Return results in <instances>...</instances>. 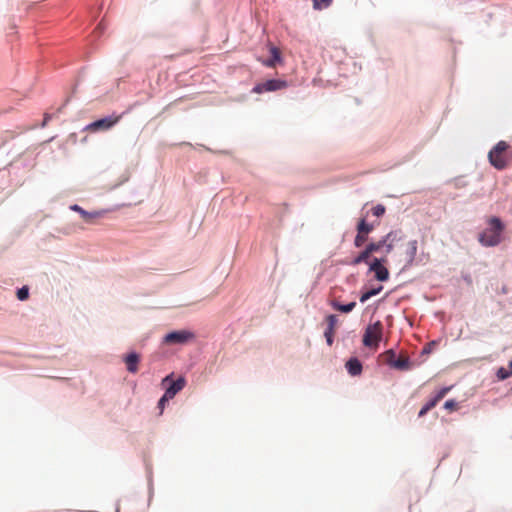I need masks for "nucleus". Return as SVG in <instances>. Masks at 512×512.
Segmentation results:
<instances>
[{
  "label": "nucleus",
  "instance_id": "f257e3e1",
  "mask_svg": "<svg viewBox=\"0 0 512 512\" xmlns=\"http://www.w3.org/2000/svg\"><path fill=\"white\" fill-rule=\"evenodd\" d=\"M489 227L479 234L478 240L485 247H494L501 242V234L504 224L498 217H491L488 220Z\"/></svg>",
  "mask_w": 512,
  "mask_h": 512
},
{
  "label": "nucleus",
  "instance_id": "f03ea898",
  "mask_svg": "<svg viewBox=\"0 0 512 512\" xmlns=\"http://www.w3.org/2000/svg\"><path fill=\"white\" fill-rule=\"evenodd\" d=\"M509 145L505 141H499L489 152L488 159L490 164L498 169L503 170L508 166L510 157L507 150Z\"/></svg>",
  "mask_w": 512,
  "mask_h": 512
},
{
  "label": "nucleus",
  "instance_id": "7ed1b4c3",
  "mask_svg": "<svg viewBox=\"0 0 512 512\" xmlns=\"http://www.w3.org/2000/svg\"><path fill=\"white\" fill-rule=\"evenodd\" d=\"M383 336V324L381 321H376L373 324H369L363 335V344L366 347H374L377 348L379 342L382 340Z\"/></svg>",
  "mask_w": 512,
  "mask_h": 512
},
{
  "label": "nucleus",
  "instance_id": "20e7f679",
  "mask_svg": "<svg viewBox=\"0 0 512 512\" xmlns=\"http://www.w3.org/2000/svg\"><path fill=\"white\" fill-rule=\"evenodd\" d=\"M404 234L401 230H392L383 236L378 241H375L378 246V252L384 250L386 255L390 254L395 247V243L403 240Z\"/></svg>",
  "mask_w": 512,
  "mask_h": 512
},
{
  "label": "nucleus",
  "instance_id": "39448f33",
  "mask_svg": "<svg viewBox=\"0 0 512 512\" xmlns=\"http://www.w3.org/2000/svg\"><path fill=\"white\" fill-rule=\"evenodd\" d=\"M121 117V115H111L109 117L96 120L87 125L85 130L90 132L109 130L120 121Z\"/></svg>",
  "mask_w": 512,
  "mask_h": 512
},
{
  "label": "nucleus",
  "instance_id": "423d86ee",
  "mask_svg": "<svg viewBox=\"0 0 512 512\" xmlns=\"http://www.w3.org/2000/svg\"><path fill=\"white\" fill-rule=\"evenodd\" d=\"M186 384V380L183 377H179L177 380L172 379V374L166 376L162 380V385L165 387L166 398H174L175 395L180 392Z\"/></svg>",
  "mask_w": 512,
  "mask_h": 512
},
{
  "label": "nucleus",
  "instance_id": "0eeeda50",
  "mask_svg": "<svg viewBox=\"0 0 512 512\" xmlns=\"http://www.w3.org/2000/svg\"><path fill=\"white\" fill-rule=\"evenodd\" d=\"M288 87V83L285 80L271 79L262 83H258L252 89L253 93L261 94L264 92H273L282 90Z\"/></svg>",
  "mask_w": 512,
  "mask_h": 512
},
{
  "label": "nucleus",
  "instance_id": "6e6552de",
  "mask_svg": "<svg viewBox=\"0 0 512 512\" xmlns=\"http://www.w3.org/2000/svg\"><path fill=\"white\" fill-rule=\"evenodd\" d=\"M373 230V224L367 223L365 219H361L357 224V235L354 238V246L356 248L362 247Z\"/></svg>",
  "mask_w": 512,
  "mask_h": 512
},
{
  "label": "nucleus",
  "instance_id": "1a4fd4ad",
  "mask_svg": "<svg viewBox=\"0 0 512 512\" xmlns=\"http://www.w3.org/2000/svg\"><path fill=\"white\" fill-rule=\"evenodd\" d=\"M195 335L187 330H178L168 333L164 337V342L167 344H186L193 340Z\"/></svg>",
  "mask_w": 512,
  "mask_h": 512
},
{
  "label": "nucleus",
  "instance_id": "9d476101",
  "mask_svg": "<svg viewBox=\"0 0 512 512\" xmlns=\"http://www.w3.org/2000/svg\"><path fill=\"white\" fill-rule=\"evenodd\" d=\"M378 246L375 244V241L368 243L363 251H361L355 258H353L350 262L351 265H359L361 263L369 264V261L372 257L373 253L378 252Z\"/></svg>",
  "mask_w": 512,
  "mask_h": 512
},
{
  "label": "nucleus",
  "instance_id": "9b49d317",
  "mask_svg": "<svg viewBox=\"0 0 512 512\" xmlns=\"http://www.w3.org/2000/svg\"><path fill=\"white\" fill-rule=\"evenodd\" d=\"M369 271L373 272L374 277L381 282L387 281L390 276L387 267L380 264L377 257L371 259V262L369 263Z\"/></svg>",
  "mask_w": 512,
  "mask_h": 512
},
{
  "label": "nucleus",
  "instance_id": "f8f14e48",
  "mask_svg": "<svg viewBox=\"0 0 512 512\" xmlns=\"http://www.w3.org/2000/svg\"><path fill=\"white\" fill-rule=\"evenodd\" d=\"M70 209L75 211V212H77V213H79L81 215L82 219L86 223H89V224H94L97 219L103 217L104 214H105V211L88 212V211L84 210L82 207H80L77 204H74V205L70 206Z\"/></svg>",
  "mask_w": 512,
  "mask_h": 512
},
{
  "label": "nucleus",
  "instance_id": "ddd939ff",
  "mask_svg": "<svg viewBox=\"0 0 512 512\" xmlns=\"http://www.w3.org/2000/svg\"><path fill=\"white\" fill-rule=\"evenodd\" d=\"M451 387H444L442 389H440L436 396L431 399L430 401H428L422 408L421 410L419 411V414L418 416L419 417H423L428 411H430L432 408H434L437 403L445 397V395L450 391Z\"/></svg>",
  "mask_w": 512,
  "mask_h": 512
},
{
  "label": "nucleus",
  "instance_id": "4468645a",
  "mask_svg": "<svg viewBox=\"0 0 512 512\" xmlns=\"http://www.w3.org/2000/svg\"><path fill=\"white\" fill-rule=\"evenodd\" d=\"M326 322H327V328L324 332V335L326 337L328 345L331 346L333 343V336L335 333V329L338 324V318L336 315L331 314V315L327 316Z\"/></svg>",
  "mask_w": 512,
  "mask_h": 512
},
{
  "label": "nucleus",
  "instance_id": "2eb2a0df",
  "mask_svg": "<svg viewBox=\"0 0 512 512\" xmlns=\"http://www.w3.org/2000/svg\"><path fill=\"white\" fill-rule=\"evenodd\" d=\"M418 251V242L417 240H411L407 243V248L405 250V263L406 265H412L416 258Z\"/></svg>",
  "mask_w": 512,
  "mask_h": 512
},
{
  "label": "nucleus",
  "instance_id": "dca6fc26",
  "mask_svg": "<svg viewBox=\"0 0 512 512\" xmlns=\"http://www.w3.org/2000/svg\"><path fill=\"white\" fill-rule=\"evenodd\" d=\"M393 368L400 371L410 370L412 368L410 358L407 355L401 354L399 358L395 360Z\"/></svg>",
  "mask_w": 512,
  "mask_h": 512
},
{
  "label": "nucleus",
  "instance_id": "f3484780",
  "mask_svg": "<svg viewBox=\"0 0 512 512\" xmlns=\"http://www.w3.org/2000/svg\"><path fill=\"white\" fill-rule=\"evenodd\" d=\"M139 359L137 353H130L125 357L126 367L130 373H136L138 371Z\"/></svg>",
  "mask_w": 512,
  "mask_h": 512
},
{
  "label": "nucleus",
  "instance_id": "a211bd4d",
  "mask_svg": "<svg viewBox=\"0 0 512 512\" xmlns=\"http://www.w3.org/2000/svg\"><path fill=\"white\" fill-rule=\"evenodd\" d=\"M346 368L350 375L357 376L362 372V364L357 358H351L346 363Z\"/></svg>",
  "mask_w": 512,
  "mask_h": 512
},
{
  "label": "nucleus",
  "instance_id": "6ab92c4d",
  "mask_svg": "<svg viewBox=\"0 0 512 512\" xmlns=\"http://www.w3.org/2000/svg\"><path fill=\"white\" fill-rule=\"evenodd\" d=\"M271 58L264 62L267 67H275L276 63L281 60V53L278 48L271 47L270 49Z\"/></svg>",
  "mask_w": 512,
  "mask_h": 512
},
{
  "label": "nucleus",
  "instance_id": "aec40b11",
  "mask_svg": "<svg viewBox=\"0 0 512 512\" xmlns=\"http://www.w3.org/2000/svg\"><path fill=\"white\" fill-rule=\"evenodd\" d=\"M381 358H382L384 363H386L387 365H389L390 367L393 368V365H394L395 360H396V353H395L394 350L389 349V350H387V351H385L384 353L381 354Z\"/></svg>",
  "mask_w": 512,
  "mask_h": 512
},
{
  "label": "nucleus",
  "instance_id": "412c9836",
  "mask_svg": "<svg viewBox=\"0 0 512 512\" xmlns=\"http://www.w3.org/2000/svg\"><path fill=\"white\" fill-rule=\"evenodd\" d=\"M332 306L337 311H340V312H343V313H349V312H351L355 308L356 302H350L348 304H340L338 302H333Z\"/></svg>",
  "mask_w": 512,
  "mask_h": 512
},
{
  "label": "nucleus",
  "instance_id": "4be33fe9",
  "mask_svg": "<svg viewBox=\"0 0 512 512\" xmlns=\"http://www.w3.org/2000/svg\"><path fill=\"white\" fill-rule=\"evenodd\" d=\"M315 10H322L329 7L333 0H312Z\"/></svg>",
  "mask_w": 512,
  "mask_h": 512
},
{
  "label": "nucleus",
  "instance_id": "5701e85b",
  "mask_svg": "<svg viewBox=\"0 0 512 512\" xmlns=\"http://www.w3.org/2000/svg\"><path fill=\"white\" fill-rule=\"evenodd\" d=\"M29 297V289L26 286H23L22 288L17 290V298L20 301L27 300Z\"/></svg>",
  "mask_w": 512,
  "mask_h": 512
},
{
  "label": "nucleus",
  "instance_id": "b1692460",
  "mask_svg": "<svg viewBox=\"0 0 512 512\" xmlns=\"http://www.w3.org/2000/svg\"><path fill=\"white\" fill-rule=\"evenodd\" d=\"M371 211L374 216L381 217L382 215H384L386 209L385 206H383L382 204H378L375 207H373Z\"/></svg>",
  "mask_w": 512,
  "mask_h": 512
},
{
  "label": "nucleus",
  "instance_id": "393cba45",
  "mask_svg": "<svg viewBox=\"0 0 512 512\" xmlns=\"http://www.w3.org/2000/svg\"><path fill=\"white\" fill-rule=\"evenodd\" d=\"M447 410L454 411L458 409V403L454 400H447L444 404Z\"/></svg>",
  "mask_w": 512,
  "mask_h": 512
},
{
  "label": "nucleus",
  "instance_id": "a878e982",
  "mask_svg": "<svg viewBox=\"0 0 512 512\" xmlns=\"http://www.w3.org/2000/svg\"><path fill=\"white\" fill-rule=\"evenodd\" d=\"M171 400V398H166V394L164 393V395L160 398L159 402H158V407L160 408V413H162L166 403Z\"/></svg>",
  "mask_w": 512,
  "mask_h": 512
},
{
  "label": "nucleus",
  "instance_id": "bb28decb",
  "mask_svg": "<svg viewBox=\"0 0 512 512\" xmlns=\"http://www.w3.org/2000/svg\"><path fill=\"white\" fill-rule=\"evenodd\" d=\"M383 287L382 286H379L377 288H374V289H371V290H368V294L370 295V297H373L377 294H379L381 291H382Z\"/></svg>",
  "mask_w": 512,
  "mask_h": 512
},
{
  "label": "nucleus",
  "instance_id": "cd10ccee",
  "mask_svg": "<svg viewBox=\"0 0 512 512\" xmlns=\"http://www.w3.org/2000/svg\"><path fill=\"white\" fill-rule=\"evenodd\" d=\"M370 298H371V297H370V295H369V294H368V292L366 291V292H364V293L361 295V297H360V302H361V303H364V302H366V301H367L368 299H370Z\"/></svg>",
  "mask_w": 512,
  "mask_h": 512
},
{
  "label": "nucleus",
  "instance_id": "c85d7f7f",
  "mask_svg": "<svg viewBox=\"0 0 512 512\" xmlns=\"http://www.w3.org/2000/svg\"><path fill=\"white\" fill-rule=\"evenodd\" d=\"M377 260L380 262V264L386 266L388 263L387 255L385 254L383 257L377 258Z\"/></svg>",
  "mask_w": 512,
  "mask_h": 512
},
{
  "label": "nucleus",
  "instance_id": "c756f323",
  "mask_svg": "<svg viewBox=\"0 0 512 512\" xmlns=\"http://www.w3.org/2000/svg\"><path fill=\"white\" fill-rule=\"evenodd\" d=\"M500 373H501V376H500V377H501L502 379H504V378L508 377V374H507V373H505V374H504L503 369H500V370H499V374H500Z\"/></svg>",
  "mask_w": 512,
  "mask_h": 512
},
{
  "label": "nucleus",
  "instance_id": "7c9ffc66",
  "mask_svg": "<svg viewBox=\"0 0 512 512\" xmlns=\"http://www.w3.org/2000/svg\"><path fill=\"white\" fill-rule=\"evenodd\" d=\"M500 373H501V376H500V377H501L502 379H504V378L508 377V374H507V373H505V374H504L503 369H500V370H499V374H500Z\"/></svg>",
  "mask_w": 512,
  "mask_h": 512
},
{
  "label": "nucleus",
  "instance_id": "2f4dec72",
  "mask_svg": "<svg viewBox=\"0 0 512 512\" xmlns=\"http://www.w3.org/2000/svg\"><path fill=\"white\" fill-rule=\"evenodd\" d=\"M500 373H501V376H500V377H501L502 379H504V378L508 377V374H507V373H505V374H504L503 369H500V370H499V374H500Z\"/></svg>",
  "mask_w": 512,
  "mask_h": 512
},
{
  "label": "nucleus",
  "instance_id": "473e14b6",
  "mask_svg": "<svg viewBox=\"0 0 512 512\" xmlns=\"http://www.w3.org/2000/svg\"><path fill=\"white\" fill-rule=\"evenodd\" d=\"M47 120H48V116L45 117L44 122H43V126L46 125Z\"/></svg>",
  "mask_w": 512,
  "mask_h": 512
},
{
  "label": "nucleus",
  "instance_id": "72a5a7b5",
  "mask_svg": "<svg viewBox=\"0 0 512 512\" xmlns=\"http://www.w3.org/2000/svg\"><path fill=\"white\" fill-rule=\"evenodd\" d=\"M509 368H510L511 374H512V360L509 362Z\"/></svg>",
  "mask_w": 512,
  "mask_h": 512
},
{
  "label": "nucleus",
  "instance_id": "f704fd0d",
  "mask_svg": "<svg viewBox=\"0 0 512 512\" xmlns=\"http://www.w3.org/2000/svg\"><path fill=\"white\" fill-rule=\"evenodd\" d=\"M96 30H102V25L99 24Z\"/></svg>",
  "mask_w": 512,
  "mask_h": 512
}]
</instances>
